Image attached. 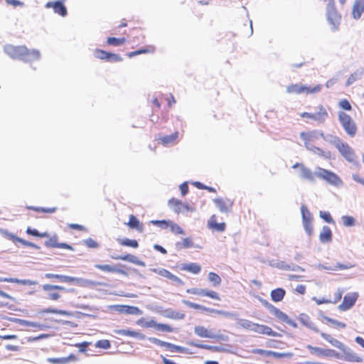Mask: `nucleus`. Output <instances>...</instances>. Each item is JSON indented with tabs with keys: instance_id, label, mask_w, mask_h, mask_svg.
<instances>
[{
	"instance_id": "cd10ccee",
	"label": "nucleus",
	"mask_w": 364,
	"mask_h": 364,
	"mask_svg": "<svg viewBox=\"0 0 364 364\" xmlns=\"http://www.w3.org/2000/svg\"><path fill=\"white\" fill-rule=\"evenodd\" d=\"M252 353H254V354H259V355H267V356H272L275 358H283L285 357V354L284 353H277V352H274V351H271V350H263V349H259V348H256V349H253L252 350Z\"/></svg>"
},
{
	"instance_id": "49530a36",
	"label": "nucleus",
	"mask_w": 364,
	"mask_h": 364,
	"mask_svg": "<svg viewBox=\"0 0 364 364\" xmlns=\"http://www.w3.org/2000/svg\"><path fill=\"white\" fill-rule=\"evenodd\" d=\"M176 246L178 248H189L193 246V240L191 237H186L181 242H177Z\"/></svg>"
},
{
	"instance_id": "6e6552de",
	"label": "nucleus",
	"mask_w": 364,
	"mask_h": 364,
	"mask_svg": "<svg viewBox=\"0 0 364 364\" xmlns=\"http://www.w3.org/2000/svg\"><path fill=\"white\" fill-rule=\"evenodd\" d=\"M301 213L302 216V223L306 233L311 236L314 233L313 218L311 213L305 205L301 207Z\"/></svg>"
},
{
	"instance_id": "2f4dec72",
	"label": "nucleus",
	"mask_w": 364,
	"mask_h": 364,
	"mask_svg": "<svg viewBox=\"0 0 364 364\" xmlns=\"http://www.w3.org/2000/svg\"><path fill=\"white\" fill-rule=\"evenodd\" d=\"M286 294V291L282 288H277L272 290L270 293L271 299L274 302L281 301Z\"/></svg>"
},
{
	"instance_id": "338daca9",
	"label": "nucleus",
	"mask_w": 364,
	"mask_h": 364,
	"mask_svg": "<svg viewBox=\"0 0 364 364\" xmlns=\"http://www.w3.org/2000/svg\"><path fill=\"white\" fill-rule=\"evenodd\" d=\"M84 243L89 248H97L99 247V244L92 238L86 239Z\"/></svg>"
},
{
	"instance_id": "8fccbe9b",
	"label": "nucleus",
	"mask_w": 364,
	"mask_h": 364,
	"mask_svg": "<svg viewBox=\"0 0 364 364\" xmlns=\"http://www.w3.org/2000/svg\"><path fill=\"white\" fill-rule=\"evenodd\" d=\"M114 259H122V260H124V261H128V262H132L134 264H139V262L137 259V257L134 255H130V254H127L126 255H124V256H120V257H114Z\"/></svg>"
},
{
	"instance_id": "774afa93",
	"label": "nucleus",
	"mask_w": 364,
	"mask_h": 364,
	"mask_svg": "<svg viewBox=\"0 0 364 364\" xmlns=\"http://www.w3.org/2000/svg\"><path fill=\"white\" fill-rule=\"evenodd\" d=\"M96 346L99 348H102L104 349H107L110 347V343L107 340H101L97 341L96 343Z\"/></svg>"
},
{
	"instance_id": "864d4df0",
	"label": "nucleus",
	"mask_w": 364,
	"mask_h": 364,
	"mask_svg": "<svg viewBox=\"0 0 364 364\" xmlns=\"http://www.w3.org/2000/svg\"><path fill=\"white\" fill-rule=\"evenodd\" d=\"M178 137V133H175L173 134H171V135H168V136H164V137H161L160 139L161 141L162 142V144L164 145H166V144H168L173 141H174L176 138Z\"/></svg>"
},
{
	"instance_id": "f257e3e1",
	"label": "nucleus",
	"mask_w": 364,
	"mask_h": 364,
	"mask_svg": "<svg viewBox=\"0 0 364 364\" xmlns=\"http://www.w3.org/2000/svg\"><path fill=\"white\" fill-rule=\"evenodd\" d=\"M8 55L14 59H19L25 62H30L39 59L40 53L36 50H29L24 46L9 45L4 48Z\"/></svg>"
},
{
	"instance_id": "0e129e2a",
	"label": "nucleus",
	"mask_w": 364,
	"mask_h": 364,
	"mask_svg": "<svg viewBox=\"0 0 364 364\" xmlns=\"http://www.w3.org/2000/svg\"><path fill=\"white\" fill-rule=\"evenodd\" d=\"M151 51V50L148 48L139 49L135 51L130 52L127 54V56L129 58H132L135 55H140V54H144L148 53Z\"/></svg>"
},
{
	"instance_id": "ea45409f",
	"label": "nucleus",
	"mask_w": 364,
	"mask_h": 364,
	"mask_svg": "<svg viewBox=\"0 0 364 364\" xmlns=\"http://www.w3.org/2000/svg\"><path fill=\"white\" fill-rule=\"evenodd\" d=\"M168 205L174 209L177 213H179L185 207L184 204L179 200L171 198L168 200Z\"/></svg>"
},
{
	"instance_id": "dca6fc26",
	"label": "nucleus",
	"mask_w": 364,
	"mask_h": 364,
	"mask_svg": "<svg viewBox=\"0 0 364 364\" xmlns=\"http://www.w3.org/2000/svg\"><path fill=\"white\" fill-rule=\"evenodd\" d=\"M364 13V0H354L351 8V15L355 20L361 18Z\"/></svg>"
},
{
	"instance_id": "ddd939ff",
	"label": "nucleus",
	"mask_w": 364,
	"mask_h": 364,
	"mask_svg": "<svg viewBox=\"0 0 364 364\" xmlns=\"http://www.w3.org/2000/svg\"><path fill=\"white\" fill-rule=\"evenodd\" d=\"M264 304L269 309V311L273 315H274L277 317V318H278L279 321L285 322L287 323H291V321L289 316L284 312L282 311L280 309L275 307L272 304L268 303L267 301H265Z\"/></svg>"
},
{
	"instance_id": "a878e982",
	"label": "nucleus",
	"mask_w": 364,
	"mask_h": 364,
	"mask_svg": "<svg viewBox=\"0 0 364 364\" xmlns=\"http://www.w3.org/2000/svg\"><path fill=\"white\" fill-rule=\"evenodd\" d=\"M77 358L74 354H70L68 357L63 358H48L47 362L52 364H67L71 360H76Z\"/></svg>"
},
{
	"instance_id": "58836bf2",
	"label": "nucleus",
	"mask_w": 364,
	"mask_h": 364,
	"mask_svg": "<svg viewBox=\"0 0 364 364\" xmlns=\"http://www.w3.org/2000/svg\"><path fill=\"white\" fill-rule=\"evenodd\" d=\"M322 89V85L321 84H318L314 87H309L304 85H302V93L309 94H316L319 92Z\"/></svg>"
},
{
	"instance_id": "72a5a7b5",
	"label": "nucleus",
	"mask_w": 364,
	"mask_h": 364,
	"mask_svg": "<svg viewBox=\"0 0 364 364\" xmlns=\"http://www.w3.org/2000/svg\"><path fill=\"white\" fill-rule=\"evenodd\" d=\"M321 336L323 338L327 341L332 346L339 349H342L344 347V345L341 342L336 340V338H333L330 334L326 333H321Z\"/></svg>"
},
{
	"instance_id": "b1692460",
	"label": "nucleus",
	"mask_w": 364,
	"mask_h": 364,
	"mask_svg": "<svg viewBox=\"0 0 364 364\" xmlns=\"http://www.w3.org/2000/svg\"><path fill=\"white\" fill-rule=\"evenodd\" d=\"M150 341L157 346H159L161 347H165L169 349L172 352H181L182 350L181 347L180 346H176L168 342L162 341L158 338H150Z\"/></svg>"
},
{
	"instance_id": "4c0bfd02",
	"label": "nucleus",
	"mask_w": 364,
	"mask_h": 364,
	"mask_svg": "<svg viewBox=\"0 0 364 364\" xmlns=\"http://www.w3.org/2000/svg\"><path fill=\"white\" fill-rule=\"evenodd\" d=\"M118 243L122 246L137 248L139 243L136 240H130L129 238L117 239Z\"/></svg>"
},
{
	"instance_id": "79ce46f5",
	"label": "nucleus",
	"mask_w": 364,
	"mask_h": 364,
	"mask_svg": "<svg viewBox=\"0 0 364 364\" xmlns=\"http://www.w3.org/2000/svg\"><path fill=\"white\" fill-rule=\"evenodd\" d=\"M127 41L125 38H115L108 37L107 38V43L110 46H119L124 44Z\"/></svg>"
},
{
	"instance_id": "6ab92c4d",
	"label": "nucleus",
	"mask_w": 364,
	"mask_h": 364,
	"mask_svg": "<svg viewBox=\"0 0 364 364\" xmlns=\"http://www.w3.org/2000/svg\"><path fill=\"white\" fill-rule=\"evenodd\" d=\"M312 115L313 122H316L318 123H323L328 117L326 109L322 105H319L316 107V111L315 112H312Z\"/></svg>"
},
{
	"instance_id": "bb28decb",
	"label": "nucleus",
	"mask_w": 364,
	"mask_h": 364,
	"mask_svg": "<svg viewBox=\"0 0 364 364\" xmlns=\"http://www.w3.org/2000/svg\"><path fill=\"white\" fill-rule=\"evenodd\" d=\"M127 225L131 229H136L141 232L144 230L143 224L134 215H130Z\"/></svg>"
},
{
	"instance_id": "69168bd1",
	"label": "nucleus",
	"mask_w": 364,
	"mask_h": 364,
	"mask_svg": "<svg viewBox=\"0 0 364 364\" xmlns=\"http://www.w3.org/2000/svg\"><path fill=\"white\" fill-rule=\"evenodd\" d=\"M151 51V50L148 48L139 49L135 51L130 52L127 54V56L129 58H132L135 55H140V54H144L148 53Z\"/></svg>"
},
{
	"instance_id": "a19ab883",
	"label": "nucleus",
	"mask_w": 364,
	"mask_h": 364,
	"mask_svg": "<svg viewBox=\"0 0 364 364\" xmlns=\"http://www.w3.org/2000/svg\"><path fill=\"white\" fill-rule=\"evenodd\" d=\"M343 360L346 361H348V362H351V363L363 362V358L354 353H345V355L343 356Z\"/></svg>"
},
{
	"instance_id": "39448f33",
	"label": "nucleus",
	"mask_w": 364,
	"mask_h": 364,
	"mask_svg": "<svg viewBox=\"0 0 364 364\" xmlns=\"http://www.w3.org/2000/svg\"><path fill=\"white\" fill-rule=\"evenodd\" d=\"M315 174L319 178L323 179L333 186L339 187L343 183L341 178L336 173L321 167L316 168Z\"/></svg>"
},
{
	"instance_id": "c03bdc74",
	"label": "nucleus",
	"mask_w": 364,
	"mask_h": 364,
	"mask_svg": "<svg viewBox=\"0 0 364 364\" xmlns=\"http://www.w3.org/2000/svg\"><path fill=\"white\" fill-rule=\"evenodd\" d=\"M287 92L290 94H302V84H291L287 87Z\"/></svg>"
},
{
	"instance_id": "4468645a",
	"label": "nucleus",
	"mask_w": 364,
	"mask_h": 364,
	"mask_svg": "<svg viewBox=\"0 0 364 364\" xmlns=\"http://www.w3.org/2000/svg\"><path fill=\"white\" fill-rule=\"evenodd\" d=\"M293 168H299L300 176L302 178L309 180L310 181H314V175L315 173H313L312 171L306 167L304 164L301 163H296L292 166Z\"/></svg>"
},
{
	"instance_id": "3c124183",
	"label": "nucleus",
	"mask_w": 364,
	"mask_h": 364,
	"mask_svg": "<svg viewBox=\"0 0 364 364\" xmlns=\"http://www.w3.org/2000/svg\"><path fill=\"white\" fill-rule=\"evenodd\" d=\"M118 334L124 336H129L137 338L140 336V333L134 331L122 329L117 331Z\"/></svg>"
},
{
	"instance_id": "603ef678",
	"label": "nucleus",
	"mask_w": 364,
	"mask_h": 364,
	"mask_svg": "<svg viewBox=\"0 0 364 364\" xmlns=\"http://www.w3.org/2000/svg\"><path fill=\"white\" fill-rule=\"evenodd\" d=\"M26 233L28 235H31L32 236L35 237H48V235L47 232H39L36 229H31V228H28L26 229Z\"/></svg>"
},
{
	"instance_id": "a18cd8bd",
	"label": "nucleus",
	"mask_w": 364,
	"mask_h": 364,
	"mask_svg": "<svg viewBox=\"0 0 364 364\" xmlns=\"http://www.w3.org/2000/svg\"><path fill=\"white\" fill-rule=\"evenodd\" d=\"M170 230L172 233L175 235H184L185 232L183 230L182 228H181L177 223H174L173 221H171V223L169 225Z\"/></svg>"
},
{
	"instance_id": "680f3d73",
	"label": "nucleus",
	"mask_w": 364,
	"mask_h": 364,
	"mask_svg": "<svg viewBox=\"0 0 364 364\" xmlns=\"http://www.w3.org/2000/svg\"><path fill=\"white\" fill-rule=\"evenodd\" d=\"M338 106H339L340 108H341V109H343L344 110H346V111H350L352 109V107H351L350 102L346 99H342L338 102Z\"/></svg>"
},
{
	"instance_id": "0eeeda50",
	"label": "nucleus",
	"mask_w": 364,
	"mask_h": 364,
	"mask_svg": "<svg viewBox=\"0 0 364 364\" xmlns=\"http://www.w3.org/2000/svg\"><path fill=\"white\" fill-rule=\"evenodd\" d=\"M43 291L47 292L46 299L51 301H58L61 298L60 292H68L69 290L59 285L44 284Z\"/></svg>"
},
{
	"instance_id": "e2e57ef3",
	"label": "nucleus",
	"mask_w": 364,
	"mask_h": 364,
	"mask_svg": "<svg viewBox=\"0 0 364 364\" xmlns=\"http://www.w3.org/2000/svg\"><path fill=\"white\" fill-rule=\"evenodd\" d=\"M255 323H253L248 320H242L240 321V326L247 330L253 331Z\"/></svg>"
},
{
	"instance_id": "2eb2a0df",
	"label": "nucleus",
	"mask_w": 364,
	"mask_h": 364,
	"mask_svg": "<svg viewBox=\"0 0 364 364\" xmlns=\"http://www.w3.org/2000/svg\"><path fill=\"white\" fill-rule=\"evenodd\" d=\"M65 0L49 1L46 4V8H53L54 12L64 17L67 15V9L63 2Z\"/></svg>"
},
{
	"instance_id": "7c9ffc66",
	"label": "nucleus",
	"mask_w": 364,
	"mask_h": 364,
	"mask_svg": "<svg viewBox=\"0 0 364 364\" xmlns=\"http://www.w3.org/2000/svg\"><path fill=\"white\" fill-rule=\"evenodd\" d=\"M355 267V264L350 262L341 263L337 262L333 265L328 266L326 267V269L329 271H340V270H346L350 269Z\"/></svg>"
},
{
	"instance_id": "37998d69",
	"label": "nucleus",
	"mask_w": 364,
	"mask_h": 364,
	"mask_svg": "<svg viewBox=\"0 0 364 364\" xmlns=\"http://www.w3.org/2000/svg\"><path fill=\"white\" fill-rule=\"evenodd\" d=\"M183 303L188 307L192 308L196 310H202L207 312H213L214 310L211 309H208L207 307H205L203 306H201L198 304L193 303L188 301H183Z\"/></svg>"
},
{
	"instance_id": "a211bd4d",
	"label": "nucleus",
	"mask_w": 364,
	"mask_h": 364,
	"mask_svg": "<svg viewBox=\"0 0 364 364\" xmlns=\"http://www.w3.org/2000/svg\"><path fill=\"white\" fill-rule=\"evenodd\" d=\"M213 202L219 210L223 213L230 212L233 205L232 200L228 198H218L214 199Z\"/></svg>"
},
{
	"instance_id": "5701e85b",
	"label": "nucleus",
	"mask_w": 364,
	"mask_h": 364,
	"mask_svg": "<svg viewBox=\"0 0 364 364\" xmlns=\"http://www.w3.org/2000/svg\"><path fill=\"white\" fill-rule=\"evenodd\" d=\"M252 331L270 336H277L278 335L277 333L274 331L269 326L259 323L255 324Z\"/></svg>"
},
{
	"instance_id": "bf43d9fd",
	"label": "nucleus",
	"mask_w": 364,
	"mask_h": 364,
	"mask_svg": "<svg viewBox=\"0 0 364 364\" xmlns=\"http://www.w3.org/2000/svg\"><path fill=\"white\" fill-rule=\"evenodd\" d=\"M343 225L346 227L353 226L355 224V220L353 217L345 215L341 218Z\"/></svg>"
},
{
	"instance_id": "09e8293b",
	"label": "nucleus",
	"mask_w": 364,
	"mask_h": 364,
	"mask_svg": "<svg viewBox=\"0 0 364 364\" xmlns=\"http://www.w3.org/2000/svg\"><path fill=\"white\" fill-rule=\"evenodd\" d=\"M208 280L213 283V286H218L222 282L220 277L213 272L208 273Z\"/></svg>"
},
{
	"instance_id": "5fc2aeb1",
	"label": "nucleus",
	"mask_w": 364,
	"mask_h": 364,
	"mask_svg": "<svg viewBox=\"0 0 364 364\" xmlns=\"http://www.w3.org/2000/svg\"><path fill=\"white\" fill-rule=\"evenodd\" d=\"M171 221L170 220H152L151 221V223L162 229H166V228H169V225L171 223Z\"/></svg>"
},
{
	"instance_id": "412c9836",
	"label": "nucleus",
	"mask_w": 364,
	"mask_h": 364,
	"mask_svg": "<svg viewBox=\"0 0 364 364\" xmlns=\"http://www.w3.org/2000/svg\"><path fill=\"white\" fill-rule=\"evenodd\" d=\"M306 348L312 355L317 356H331L334 353V350L331 349H323L319 347H314L311 345H307Z\"/></svg>"
},
{
	"instance_id": "c85d7f7f",
	"label": "nucleus",
	"mask_w": 364,
	"mask_h": 364,
	"mask_svg": "<svg viewBox=\"0 0 364 364\" xmlns=\"http://www.w3.org/2000/svg\"><path fill=\"white\" fill-rule=\"evenodd\" d=\"M319 240L323 243L330 242L332 240V232L328 226H323L319 234Z\"/></svg>"
},
{
	"instance_id": "de8ad7c7",
	"label": "nucleus",
	"mask_w": 364,
	"mask_h": 364,
	"mask_svg": "<svg viewBox=\"0 0 364 364\" xmlns=\"http://www.w3.org/2000/svg\"><path fill=\"white\" fill-rule=\"evenodd\" d=\"M137 324L146 328H155V326H156V322L154 320L146 321L144 318H141L137 321Z\"/></svg>"
},
{
	"instance_id": "4d7b16f0",
	"label": "nucleus",
	"mask_w": 364,
	"mask_h": 364,
	"mask_svg": "<svg viewBox=\"0 0 364 364\" xmlns=\"http://www.w3.org/2000/svg\"><path fill=\"white\" fill-rule=\"evenodd\" d=\"M319 216L326 223L330 224H334V220H333L329 212L320 211Z\"/></svg>"
},
{
	"instance_id": "9d476101",
	"label": "nucleus",
	"mask_w": 364,
	"mask_h": 364,
	"mask_svg": "<svg viewBox=\"0 0 364 364\" xmlns=\"http://www.w3.org/2000/svg\"><path fill=\"white\" fill-rule=\"evenodd\" d=\"M94 54L95 58L109 62L114 63L120 62L122 60V58L118 54L109 53L102 49H96L94 52Z\"/></svg>"
},
{
	"instance_id": "20e7f679",
	"label": "nucleus",
	"mask_w": 364,
	"mask_h": 364,
	"mask_svg": "<svg viewBox=\"0 0 364 364\" xmlns=\"http://www.w3.org/2000/svg\"><path fill=\"white\" fill-rule=\"evenodd\" d=\"M334 146L346 161L350 163L357 161L358 157L355 152L346 141L336 137L334 141Z\"/></svg>"
},
{
	"instance_id": "1a4fd4ad",
	"label": "nucleus",
	"mask_w": 364,
	"mask_h": 364,
	"mask_svg": "<svg viewBox=\"0 0 364 364\" xmlns=\"http://www.w3.org/2000/svg\"><path fill=\"white\" fill-rule=\"evenodd\" d=\"M95 268L101 271L109 273H117L123 275H128L127 267L124 264H120L119 267L112 266L109 264H96Z\"/></svg>"
},
{
	"instance_id": "c9c22d12",
	"label": "nucleus",
	"mask_w": 364,
	"mask_h": 364,
	"mask_svg": "<svg viewBox=\"0 0 364 364\" xmlns=\"http://www.w3.org/2000/svg\"><path fill=\"white\" fill-rule=\"evenodd\" d=\"M342 296H343V291H342V290H341V289H338V290L334 293L333 300H330V299H329V300L322 299V300L318 301H317V304H327V303L336 304V303H338V302L341 299Z\"/></svg>"
},
{
	"instance_id": "13d9d810",
	"label": "nucleus",
	"mask_w": 364,
	"mask_h": 364,
	"mask_svg": "<svg viewBox=\"0 0 364 364\" xmlns=\"http://www.w3.org/2000/svg\"><path fill=\"white\" fill-rule=\"evenodd\" d=\"M360 74L357 73V72H355L354 73L351 74L347 81H346V86H350V85H352L353 82H355V81H357L358 79H360Z\"/></svg>"
},
{
	"instance_id": "f704fd0d",
	"label": "nucleus",
	"mask_w": 364,
	"mask_h": 364,
	"mask_svg": "<svg viewBox=\"0 0 364 364\" xmlns=\"http://www.w3.org/2000/svg\"><path fill=\"white\" fill-rule=\"evenodd\" d=\"M181 269L197 274L201 271V267L196 263H189L183 264Z\"/></svg>"
},
{
	"instance_id": "f8f14e48",
	"label": "nucleus",
	"mask_w": 364,
	"mask_h": 364,
	"mask_svg": "<svg viewBox=\"0 0 364 364\" xmlns=\"http://www.w3.org/2000/svg\"><path fill=\"white\" fill-rule=\"evenodd\" d=\"M186 292L188 294H191L208 296L209 298H211V299L217 300V301L220 300V296L219 294L213 290H206L204 289L191 288V289H188L186 290Z\"/></svg>"
},
{
	"instance_id": "f03ea898",
	"label": "nucleus",
	"mask_w": 364,
	"mask_h": 364,
	"mask_svg": "<svg viewBox=\"0 0 364 364\" xmlns=\"http://www.w3.org/2000/svg\"><path fill=\"white\" fill-rule=\"evenodd\" d=\"M300 137L302 139L304 145L306 149L325 159L331 158V151H325L322 149L315 146L316 141L318 139V135L316 130L301 132L300 133Z\"/></svg>"
},
{
	"instance_id": "aec40b11",
	"label": "nucleus",
	"mask_w": 364,
	"mask_h": 364,
	"mask_svg": "<svg viewBox=\"0 0 364 364\" xmlns=\"http://www.w3.org/2000/svg\"><path fill=\"white\" fill-rule=\"evenodd\" d=\"M45 277L48 279H56L61 282H65V283H73L75 282H78L79 279L66 276V275H62V274H52V273H47L45 274Z\"/></svg>"
},
{
	"instance_id": "6e6d98bb",
	"label": "nucleus",
	"mask_w": 364,
	"mask_h": 364,
	"mask_svg": "<svg viewBox=\"0 0 364 364\" xmlns=\"http://www.w3.org/2000/svg\"><path fill=\"white\" fill-rule=\"evenodd\" d=\"M155 329L156 331H161V332H172L173 330V328L168 324L157 323H156V326H155Z\"/></svg>"
},
{
	"instance_id": "052dcab7",
	"label": "nucleus",
	"mask_w": 364,
	"mask_h": 364,
	"mask_svg": "<svg viewBox=\"0 0 364 364\" xmlns=\"http://www.w3.org/2000/svg\"><path fill=\"white\" fill-rule=\"evenodd\" d=\"M326 321L328 323L332 324L333 326H334L336 328H344L346 327V323H344L343 322H341V321H338L334 320L333 318H326Z\"/></svg>"
},
{
	"instance_id": "4be33fe9",
	"label": "nucleus",
	"mask_w": 364,
	"mask_h": 364,
	"mask_svg": "<svg viewBox=\"0 0 364 364\" xmlns=\"http://www.w3.org/2000/svg\"><path fill=\"white\" fill-rule=\"evenodd\" d=\"M208 226L210 229L215 230L217 232H223L225 230L226 224L225 223H220L217 222V217L215 215H211L208 222Z\"/></svg>"
},
{
	"instance_id": "f3484780",
	"label": "nucleus",
	"mask_w": 364,
	"mask_h": 364,
	"mask_svg": "<svg viewBox=\"0 0 364 364\" xmlns=\"http://www.w3.org/2000/svg\"><path fill=\"white\" fill-rule=\"evenodd\" d=\"M45 245L47 247L50 248H62L72 250L73 247L70 245L63 242H58V237L56 235H53L49 237L48 240L46 241Z\"/></svg>"
},
{
	"instance_id": "c756f323",
	"label": "nucleus",
	"mask_w": 364,
	"mask_h": 364,
	"mask_svg": "<svg viewBox=\"0 0 364 364\" xmlns=\"http://www.w3.org/2000/svg\"><path fill=\"white\" fill-rule=\"evenodd\" d=\"M299 320L303 325L306 326L309 328L314 330L316 332H318V329L315 326L314 323L311 320V318L306 314H301L299 317Z\"/></svg>"
},
{
	"instance_id": "e433bc0d",
	"label": "nucleus",
	"mask_w": 364,
	"mask_h": 364,
	"mask_svg": "<svg viewBox=\"0 0 364 364\" xmlns=\"http://www.w3.org/2000/svg\"><path fill=\"white\" fill-rule=\"evenodd\" d=\"M159 274L168 278V279L177 283V284H183V281L178 278V277L175 276L172 273H171L168 270L166 269H161L159 272Z\"/></svg>"
},
{
	"instance_id": "7ed1b4c3",
	"label": "nucleus",
	"mask_w": 364,
	"mask_h": 364,
	"mask_svg": "<svg viewBox=\"0 0 364 364\" xmlns=\"http://www.w3.org/2000/svg\"><path fill=\"white\" fill-rule=\"evenodd\" d=\"M326 6V18L333 28H336L341 22V16L336 6V0H321ZM347 0H338L341 5L343 6Z\"/></svg>"
},
{
	"instance_id": "473e14b6",
	"label": "nucleus",
	"mask_w": 364,
	"mask_h": 364,
	"mask_svg": "<svg viewBox=\"0 0 364 364\" xmlns=\"http://www.w3.org/2000/svg\"><path fill=\"white\" fill-rule=\"evenodd\" d=\"M195 333L200 338H212L214 335L209 331L207 328L202 326H197L194 328Z\"/></svg>"
},
{
	"instance_id": "423d86ee",
	"label": "nucleus",
	"mask_w": 364,
	"mask_h": 364,
	"mask_svg": "<svg viewBox=\"0 0 364 364\" xmlns=\"http://www.w3.org/2000/svg\"><path fill=\"white\" fill-rule=\"evenodd\" d=\"M338 120L342 127L350 137L353 138L356 135L358 131L357 125L349 114L343 112H339Z\"/></svg>"
},
{
	"instance_id": "9b49d317",
	"label": "nucleus",
	"mask_w": 364,
	"mask_h": 364,
	"mask_svg": "<svg viewBox=\"0 0 364 364\" xmlns=\"http://www.w3.org/2000/svg\"><path fill=\"white\" fill-rule=\"evenodd\" d=\"M358 298V294L357 292H352L346 294L342 303L338 306V309L341 311H347L350 309L355 304Z\"/></svg>"
},
{
	"instance_id": "393cba45",
	"label": "nucleus",
	"mask_w": 364,
	"mask_h": 364,
	"mask_svg": "<svg viewBox=\"0 0 364 364\" xmlns=\"http://www.w3.org/2000/svg\"><path fill=\"white\" fill-rule=\"evenodd\" d=\"M114 309L119 313H124L127 314H136L140 311L136 306H130L127 305H115Z\"/></svg>"
}]
</instances>
